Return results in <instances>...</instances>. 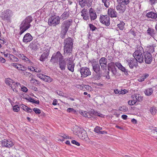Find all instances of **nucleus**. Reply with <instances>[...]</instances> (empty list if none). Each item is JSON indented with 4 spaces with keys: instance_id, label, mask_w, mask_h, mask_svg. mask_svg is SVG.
<instances>
[{
    "instance_id": "f257e3e1",
    "label": "nucleus",
    "mask_w": 157,
    "mask_h": 157,
    "mask_svg": "<svg viewBox=\"0 0 157 157\" xmlns=\"http://www.w3.org/2000/svg\"><path fill=\"white\" fill-rule=\"evenodd\" d=\"M32 21V17H28L23 21L20 25V31L19 33V34L20 35H21L25 31L29 28L31 26L30 23Z\"/></svg>"
},
{
    "instance_id": "f03ea898",
    "label": "nucleus",
    "mask_w": 157,
    "mask_h": 157,
    "mask_svg": "<svg viewBox=\"0 0 157 157\" xmlns=\"http://www.w3.org/2000/svg\"><path fill=\"white\" fill-rule=\"evenodd\" d=\"M130 0H117L118 5L116 8L119 13H123L125 11L126 5H128Z\"/></svg>"
},
{
    "instance_id": "7ed1b4c3",
    "label": "nucleus",
    "mask_w": 157,
    "mask_h": 157,
    "mask_svg": "<svg viewBox=\"0 0 157 157\" xmlns=\"http://www.w3.org/2000/svg\"><path fill=\"white\" fill-rule=\"evenodd\" d=\"M144 52L143 48L140 47L139 49L136 50L133 54L134 58L136 59L137 61L140 63H142L144 60L143 54Z\"/></svg>"
},
{
    "instance_id": "20e7f679",
    "label": "nucleus",
    "mask_w": 157,
    "mask_h": 157,
    "mask_svg": "<svg viewBox=\"0 0 157 157\" xmlns=\"http://www.w3.org/2000/svg\"><path fill=\"white\" fill-rule=\"evenodd\" d=\"M72 22V20L71 19L66 20L64 21L62 23V34L63 35H61V38H63L64 37V36L67 33L69 27L71 25Z\"/></svg>"
},
{
    "instance_id": "39448f33",
    "label": "nucleus",
    "mask_w": 157,
    "mask_h": 157,
    "mask_svg": "<svg viewBox=\"0 0 157 157\" xmlns=\"http://www.w3.org/2000/svg\"><path fill=\"white\" fill-rule=\"evenodd\" d=\"M13 15V13L11 10H6L2 12L0 17L3 20L8 21Z\"/></svg>"
},
{
    "instance_id": "423d86ee",
    "label": "nucleus",
    "mask_w": 157,
    "mask_h": 157,
    "mask_svg": "<svg viewBox=\"0 0 157 157\" xmlns=\"http://www.w3.org/2000/svg\"><path fill=\"white\" fill-rule=\"evenodd\" d=\"M63 56L61 54L60 52L58 51L56 53H54L51 59V61L53 63H56L63 58Z\"/></svg>"
},
{
    "instance_id": "0eeeda50",
    "label": "nucleus",
    "mask_w": 157,
    "mask_h": 157,
    "mask_svg": "<svg viewBox=\"0 0 157 157\" xmlns=\"http://www.w3.org/2000/svg\"><path fill=\"white\" fill-rule=\"evenodd\" d=\"M77 135L80 139L87 140L88 138L87 133L86 131L83 128H80L79 130V132L77 134Z\"/></svg>"
},
{
    "instance_id": "6e6552de",
    "label": "nucleus",
    "mask_w": 157,
    "mask_h": 157,
    "mask_svg": "<svg viewBox=\"0 0 157 157\" xmlns=\"http://www.w3.org/2000/svg\"><path fill=\"white\" fill-rule=\"evenodd\" d=\"M126 63L128 64L130 68H133L137 66L138 63L136 59L134 58H132L126 60Z\"/></svg>"
},
{
    "instance_id": "1a4fd4ad",
    "label": "nucleus",
    "mask_w": 157,
    "mask_h": 157,
    "mask_svg": "<svg viewBox=\"0 0 157 157\" xmlns=\"http://www.w3.org/2000/svg\"><path fill=\"white\" fill-rule=\"evenodd\" d=\"M100 21L101 23L106 26H108L110 24V17L107 15L101 16Z\"/></svg>"
},
{
    "instance_id": "9d476101",
    "label": "nucleus",
    "mask_w": 157,
    "mask_h": 157,
    "mask_svg": "<svg viewBox=\"0 0 157 157\" xmlns=\"http://www.w3.org/2000/svg\"><path fill=\"white\" fill-rule=\"evenodd\" d=\"M40 44L36 40L33 41L28 46V48L32 52L36 51L39 48Z\"/></svg>"
},
{
    "instance_id": "9b49d317",
    "label": "nucleus",
    "mask_w": 157,
    "mask_h": 157,
    "mask_svg": "<svg viewBox=\"0 0 157 157\" xmlns=\"http://www.w3.org/2000/svg\"><path fill=\"white\" fill-rule=\"evenodd\" d=\"M144 60L145 62L147 64L150 63L153 59V57L151 53L148 52H144Z\"/></svg>"
},
{
    "instance_id": "f8f14e48",
    "label": "nucleus",
    "mask_w": 157,
    "mask_h": 157,
    "mask_svg": "<svg viewBox=\"0 0 157 157\" xmlns=\"http://www.w3.org/2000/svg\"><path fill=\"white\" fill-rule=\"evenodd\" d=\"M80 72L81 77H86L91 74V72L89 69L86 67H81Z\"/></svg>"
},
{
    "instance_id": "ddd939ff",
    "label": "nucleus",
    "mask_w": 157,
    "mask_h": 157,
    "mask_svg": "<svg viewBox=\"0 0 157 157\" xmlns=\"http://www.w3.org/2000/svg\"><path fill=\"white\" fill-rule=\"evenodd\" d=\"M108 69L109 71L110 70L112 73V76L116 75L117 73L116 68L114 66V63L112 62L108 65Z\"/></svg>"
},
{
    "instance_id": "4468645a",
    "label": "nucleus",
    "mask_w": 157,
    "mask_h": 157,
    "mask_svg": "<svg viewBox=\"0 0 157 157\" xmlns=\"http://www.w3.org/2000/svg\"><path fill=\"white\" fill-rule=\"evenodd\" d=\"M60 19V18L58 16L52 17L50 21V23L51 25L55 26L59 24Z\"/></svg>"
},
{
    "instance_id": "2eb2a0df",
    "label": "nucleus",
    "mask_w": 157,
    "mask_h": 157,
    "mask_svg": "<svg viewBox=\"0 0 157 157\" xmlns=\"http://www.w3.org/2000/svg\"><path fill=\"white\" fill-rule=\"evenodd\" d=\"M17 56L19 58L22 59L24 62L29 64L30 65H33V63L31 61L30 59L24 54H19Z\"/></svg>"
},
{
    "instance_id": "dca6fc26",
    "label": "nucleus",
    "mask_w": 157,
    "mask_h": 157,
    "mask_svg": "<svg viewBox=\"0 0 157 157\" xmlns=\"http://www.w3.org/2000/svg\"><path fill=\"white\" fill-rule=\"evenodd\" d=\"M68 61L67 63V68L71 72L74 71V68L75 66V64L72 60H70V58H68L66 59Z\"/></svg>"
},
{
    "instance_id": "f3484780",
    "label": "nucleus",
    "mask_w": 157,
    "mask_h": 157,
    "mask_svg": "<svg viewBox=\"0 0 157 157\" xmlns=\"http://www.w3.org/2000/svg\"><path fill=\"white\" fill-rule=\"evenodd\" d=\"M89 13L91 20H94L96 19V13L95 10L92 8H90L89 9Z\"/></svg>"
},
{
    "instance_id": "a211bd4d",
    "label": "nucleus",
    "mask_w": 157,
    "mask_h": 157,
    "mask_svg": "<svg viewBox=\"0 0 157 157\" xmlns=\"http://www.w3.org/2000/svg\"><path fill=\"white\" fill-rule=\"evenodd\" d=\"M2 144V146L8 147H11L13 145V143L10 140H3Z\"/></svg>"
},
{
    "instance_id": "6ab92c4d",
    "label": "nucleus",
    "mask_w": 157,
    "mask_h": 157,
    "mask_svg": "<svg viewBox=\"0 0 157 157\" xmlns=\"http://www.w3.org/2000/svg\"><path fill=\"white\" fill-rule=\"evenodd\" d=\"M64 45L63 50L64 54H68L70 55L71 54L72 51L73 46Z\"/></svg>"
},
{
    "instance_id": "aec40b11",
    "label": "nucleus",
    "mask_w": 157,
    "mask_h": 157,
    "mask_svg": "<svg viewBox=\"0 0 157 157\" xmlns=\"http://www.w3.org/2000/svg\"><path fill=\"white\" fill-rule=\"evenodd\" d=\"M67 65L66 62L63 58L59 61L58 65L59 68L62 71L65 70Z\"/></svg>"
},
{
    "instance_id": "412c9836",
    "label": "nucleus",
    "mask_w": 157,
    "mask_h": 157,
    "mask_svg": "<svg viewBox=\"0 0 157 157\" xmlns=\"http://www.w3.org/2000/svg\"><path fill=\"white\" fill-rule=\"evenodd\" d=\"M33 39V36L29 33H27L23 37V42L26 44L31 41Z\"/></svg>"
},
{
    "instance_id": "4be33fe9",
    "label": "nucleus",
    "mask_w": 157,
    "mask_h": 157,
    "mask_svg": "<svg viewBox=\"0 0 157 157\" xmlns=\"http://www.w3.org/2000/svg\"><path fill=\"white\" fill-rule=\"evenodd\" d=\"M92 66L93 70L96 73H98L100 70V65L95 61H94L92 63Z\"/></svg>"
},
{
    "instance_id": "5701e85b",
    "label": "nucleus",
    "mask_w": 157,
    "mask_h": 157,
    "mask_svg": "<svg viewBox=\"0 0 157 157\" xmlns=\"http://www.w3.org/2000/svg\"><path fill=\"white\" fill-rule=\"evenodd\" d=\"M108 13L111 17H117V13L115 9L113 8L109 9Z\"/></svg>"
},
{
    "instance_id": "b1692460",
    "label": "nucleus",
    "mask_w": 157,
    "mask_h": 157,
    "mask_svg": "<svg viewBox=\"0 0 157 157\" xmlns=\"http://www.w3.org/2000/svg\"><path fill=\"white\" fill-rule=\"evenodd\" d=\"M69 16V10L68 9H66L64 13L61 16V19L64 20L67 19Z\"/></svg>"
},
{
    "instance_id": "393cba45",
    "label": "nucleus",
    "mask_w": 157,
    "mask_h": 157,
    "mask_svg": "<svg viewBox=\"0 0 157 157\" xmlns=\"http://www.w3.org/2000/svg\"><path fill=\"white\" fill-rule=\"evenodd\" d=\"M64 45L73 46V42L71 37H68L65 39L63 42Z\"/></svg>"
},
{
    "instance_id": "a878e982",
    "label": "nucleus",
    "mask_w": 157,
    "mask_h": 157,
    "mask_svg": "<svg viewBox=\"0 0 157 157\" xmlns=\"http://www.w3.org/2000/svg\"><path fill=\"white\" fill-rule=\"evenodd\" d=\"M146 16L148 18H151L153 19H155L157 17V14L153 12H149L147 13Z\"/></svg>"
},
{
    "instance_id": "bb28decb",
    "label": "nucleus",
    "mask_w": 157,
    "mask_h": 157,
    "mask_svg": "<svg viewBox=\"0 0 157 157\" xmlns=\"http://www.w3.org/2000/svg\"><path fill=\"white\" fill-rule=\"evenodd\" d=\"M19 85V83L18 82H12L10 86L11 87L14 92H17V88L18 87V85Z\"/></svg>"
},
{
    "instance_id": "cd10ccee",
    "label": "nucleus",
    "mask_w": 157,
    "mask_h": 157,
    "mask_svg": "<svg viewBox=\"0 0 157 157\" xmlns=\"http://www.w3.org/2000/svg\"><path fill=\"white\" fill-rule=\"evenodd\" d=\"M147 34L153 37H154V35L155 34V32L154 29L150 28H149L147 31Z\"/></svg>"
},
{
    "instance_id": "c85d7f7f",
    "label": "nucleus",
    "mask_w": 157,
    "mask_h": 157,
    "mask_svg": "<svg viewBox=\"0 0 157 157\" xmlns=\"http://www.w3.org/2000/svg\"><path fill=\"white\" fill-rule=\"evenodd\" d=\"M102 128L100 127L97 126L95 127L94 129V131L96 133L98 134H103L105 133H107V132L105 131H101Z\"/></svg>"
},
{
    "instance_id": "c756f323",
    "label": "nucleus",
    "mask_w": 157,
    "mask_h": 157,
    "mask_svg": "<svg viewBox=\"0 0 157 157\" xmlns=\"http://www.w3.org/2000/svg\"><path fill=\"white\" fill-rule=\"evenodd\" d=\"M37 76L38 77L44 81L47 82H48L49 77L48 76L40 74H37Z\"/></svg>"
},
{
    "instance_id": "7c9ffc66",
    "label": "nucleus",
    "mask_w": 157,
    "mask_h": 157,
    "mask_svg": "<svg viewBox=\"0 0 157 157\" xmlns=\"http://www.w3.org/2000/svg\"><path fill=\"white\" fill-rule=\"evenodd\" d=\"M134 100H135L136 103L137 102H140L142 100V98L140 94L134 95L132 96Z\"/></svg>"
},
{
    "instance_id": "2f4dec72",
    "label": "nucleus",
    "mask_w": 157,
    "mask_h": 157,
    "mask_svg": "<svg viewBox=\"0 0 157 157\" xmlns=\"http://www.w3.org/2000/svg\"><path fill=\"white\" fill-rule=\"evenodd\" d=\"M149 76V75L147 73H145L143 75L140 76L138 79V81L140 82H142L144 81V80L148 77Z\"/></svg>"
},
{
    "instance_id": "473e14b6",
    "label": "nucleus",
    "mask_w": 157,
    "mask_h": 157,
    "mask_svg": "<svg viewBox=\"0 0 157 157\" xmlns=\"http://www.w3.org/2000/svg\"><path fill=\"white\" fill-rule=\"evenodd\" d=\"M17 69L18 70L21 71H25L27 70V68L21 64H19L17 66Z\"/></svg>"
},
{
    "instance_id": "72a5a7b5",
    "label": "nucleus",
    "mask_w": 157,
    "mask_h": 157,
    "mask_svg": "<svg viewBox=\"0 0 157 157\" xmlns=\"http://www.w3.org/2000/svg\"><path fill=\"white\" fill-rule=\"evenodd\" d=\"M153 92V90L152 88H148L145 90L144 91L145 94L147 96H150L151 95Z\"/></svg>"
},
{
    "instance_id": "f704fd0d",
    "label": "nucleus",
    "mask_w": 157,
    "mask_h": 157,
    "mask_svg": "<svg viewBox=\"0 0 157 157\" xmlns=\"http://www.w3.org/2000/svg\"><path fill=\"white\" fill-rule=\"evenodd\" d=\"M48 54L47 53H44L42 54L40 58V60L42 61H44L47 58Z\"/></svg>"
},
{
    "instance_id": "c9c22d12",
    "label": "nucleus",
    "mask_w": 157,
    "mask_h": 157,
    "mask_svg": "<svg viewBox=\"0 0 157 157\" xmlns=\"http://www.w3.org/2000/svg\"><path fill=\"white\" fill-rule=\"evenodd\" d=\"M9 58L13 62H18L19 61L18 59L15 56L11 54L10 55Z\"/></svg>"
},
{
    "instance_id": "e433bc0d",
    "label": "nucleus",
    "mask_w": 157,
    "mask_h": 157,
    "mask_svg": "<svg viewBox=\"0 0 157 157\" xmlns=\"http://www.w3.org/2000/svg\"><path fill=\"white\" fill-rule=\"evenodd\" d=\"M26 99L29 101V102H33V103H35L36 104H38L39 103V101H35L34 99L31 98L30 97H28L26 98Z\"/></svg>"
},
{
    "instance_id": "4c0bfd02",
    "label": "nucleus",
    "mask_w": 157,
    "mask_h": 157,
    "mask_svg": "<svg viewBox=\"0 0 157 157\" xmlns=\"http://www.w3.org/2000/svg\"><path fill=\"white\" fill-rule=\"evenodd\" d=\"M156 47V45L155 44H153L152 46H150L148 49V51L150 53H153L155 52V48Z\"/></svg>"
},
{
    "instance_id": "58836bf2",
    "label": "nucleus",
    "mask_w": 157,
    "mask_h": 157,
    "mask_svg": "<svg viewBox=\"0 0 157 157\" xmlns=\"http://www.w3.org/2000/svg\"><path fill=\"white\" fill-rule=\"evenodd\" d=\"M79 4L82 7L85 6L86 3V0H78Z\"/></svg>"
},
{
    "instance_id": "ea45409f",
    "label": "nucleus",
    "mask_w": 157,
    "mask_h": 157,
    "mask_svg": "<svg viewBox=\"0 0 157 157\" xmlns=\"http://www.w3.org/2000/svg\"><path fill=\"white\" fill-rule=\"evenodd\" d=\"M79 113L85 117H88V116L89 114V113L87 112L86 111H82L80 110L79 111Z\"/></svg>"
},
{
    "instance_id": "a19ab883",
    "label": "nucleus",
    "mask_w": 157,
    "mask_h": 157,
    "mask_svg": "<svg viewBox=\"0 0 157 157\" xmlns=\"http://www.w3.org/2000/svg\"><path fill=\"white\" fill-rule=\"evenodd\" d=\"M99 62L100 64L107 63V59L105 57H102L100 59Z\"/></svg>"
},
{
    "instance_id": "79ce46f5",
    "label": "nucleus",
    "mask_w": 157,
    "mask_h": 157,
    "mask_svg": "<svg viewBox=\"0 0 157 157\" xmlns=\"http://www.w3.org/2000/svg\"><path fill=\"white\" fill-rule=\"evenodd\" d=\"M125 23L122 22H121L120 23L118 24L117 26L119 28V29L121 30H123L124 28V26Z\"/></svg>"
},
{
    "instance_id": "37998d69",
    "label": "nucleus",
    "mask_w": 157,
    "mask_h": 157,
    "mask_svg": "<svg viewBox=\"0 0 157 157\" xmlns=\"http://www.w3.org/2000/svg\"><path fill=\"white\" fill-rule=\"evenodd\" d=\"M102 1L105 7L107 8L110 5L109 0H102Z\"/></svg>"
},
{
    "instance_id": "c03bdc74",
    "label": "nucleus",
    "mask_w": 157,
    "mask_h": 157,
    "mask_svg": "<svg viewBox=\"0 0 157 157\" xmlns=\"http://www.w3.org/2000/svg\"><path fill=\"white\" fill-rule=\"evenodd\" d=\"M88 12V10L86 9L85 8H84L81 11V16H83L86 15H87V13Z\"/></svg>"
},
{
    "instance_id": "a18cd8bd",
    "label": "nucleus",
    "mask_w": 157,
    "mask_h": 157,
    "mask_svg": "<svg viewBox=\"0 0 157 157\" xmlns=\"http://www.w3.org/2000/svg\"><path fill=\"white\" fill-rule=\"evenodd\" d=\"M119 69L121 70L122 71L124 72V74L125 75H128V73L125 67H123L122 66Z\"/></svg>"
},
{
    "instance_id": "49530a36",
    "label": "nucleus",
    "mask_w": 157,
    "mask_h": 157,
    "mask_svg": "<svg viewBox=\"0 0 157 157\" xmlns=\"http://www.w3.org/2000/svg\"><path fill=\"white\" fill-rule=\"evenodd\" d=\"M100 65L102 69L105 71L106 70L107 67V63H105V64H101Z\"/></svg>"
},
{
    "instance_id": "de8ad7c7",
    "label": "nucleus",
    "mask_w": 157,
    "mask_h": 157,
    "mask_svg": "<svg viewBox=\"0 0 157 157\" xmlns=\"http://www.w3.org/2000/svg\"><path fill=\"white\" fill-rule=\"evenodd\" d=\"M122 111V109L116 110V112L114 113V115H115L117 117H119L120 116V111Z\"/></svg>"
},
{
    "instance_id": "09e8293b",
    "label": "nucleus",
    "mask_w": 157,
    "mask_h": 157,
    "mask_svg": "<svg viewBox=\"0 0 157 157\" xmlns=\"http://www.w3.org/2000/svg\"><path fill=\"white\" fill-rule=\"evenodd\" d=\"M89 25L90 29L92 31H94L97 29V28L92 24H89Z\"/></svg>"
},
{
    "instance_id": "8fccbe9b",
    "label": "nucleus",
    "mask_w": 157,
    "mask_h": 157,
    "mask_svg": "<svg viewBox=\"0 0 157 157\" xmlns=\"http://www.w3.org/2000/svg\"><path fill=\"white\" fill-rule=\"evenodd\" d=\"M5 82L6 84H8L10 86L11 84L13 82V81L10 79L7 78Z\"/></svg>"
},
{
    "instance_id": "3c124183",
    "label": "nucleus",
    "mask_w": 157,
    "mask_h": 157,
    "mask_svg": "<svg viewBox=\"0 0 157 157\" xmlns=\"http://www.w3.org/2000/svg\"><path fill=\"white\" fill-rule=\"evenodd\" d=\"M149 111L152 115H155L157 112V110L156 109H150Z\"/></svg>"
},
{
    "instance_id": "603ef678",
    "label": "nucleus",
    "mask_w": 157,
    "mask_h": 157,
    "mask_svg": "<svg viewBox=\"0 0 157 157\" xmlns=\"http://www.w3.org/2000/svg\"><path fill=\"white\" fill-rule=\"evenodd\" d=\"M23 74H24V75L26 76H28L30 77L32 76V74L29 72H23Z\"/></svg>"
},
{
    "instance_id": "864d4df0",
    "label": "nucleus",
    "mask_w": 157,
    "mask_h": 157,
    "mask_svg": "<svg viewBox=\"0 0 157 157\" xmlns=\"http://www.w3.org/2000/svg\"><path fill=\"white\" fill-rule=\"evenodd\" d=\"M56 93L57 94L60 96H62L64 97V94L62 92L60 91L59 90H57L56 91Z\"/></svg>"
},
{
    "instance_id": "5fc2aeb1",
    "label": "nucleus",
    "mask_w": 157,
    "mask_h": 157,
    "mask_svg": "<svg viewBox=\"0 0 157 157\" xmlns=\"http://www.w3.org/2000/svg\"><path fill=\"white\" fill-rule=\"evenodd\" d=\"M30 82L32 83H35L36 84H39L40 83L39 82L37 81L36 80L34 79L33 78H32L30 80Z\"/></svg>"
},
{
    "instance_id": "6e6d98bb",
    "label": "nucleus",
    "mask_w": 157,
    "mask_h": 157,
    "mask_svg": "<svg viewBox=\"0 0 157 157\" xmlns=\"http://www.w3.org/2000/svg\"><path fill=\"white\" fill-rule=\"evenodd\" d=\"M71 143L72 144H75L78 146H79L80 145V143L75 140H72Z\"/></svg>"
},
{
    "instance_id": "4d7b16f0",
    "label": "nucleus",
    "mask_w": 157,
    "mask_h": 157,
    "mask_svg": "<svg viewBox=\"0 0 157 157\" xmlns=\"http://www.w3.org/2000/svg\"><path fill=\"white\" fill-rule=\"evenodd\" d=\"M33 110L36 114H39L40 113V110L39 109H33Z\"/></svg>"
},
{
    "instance_id": "13d9d810",
    "label": "nucleus",
    "mask_w": 157,
    "mask_h": 157,
    "mask_svg": "<svg viewBox=\"0 0 157 157\" xmlns=\"http://www.w3.org/2000/svg\"><path fill=\"white\" fill-rule=\"evenodd\" d=\"M115 65L116 67H117L119 69L122 66L121 64L119 63H114V66Z\"/></svg>"
},
{
    "instance_id": "bf43d9fd",
    "label": "nucleus",
    "mask_w": 157,
    "mask_h": 157,
    "mask_svg": "<svg viewBox=\"0 0 157 157\" xmlns=\"http://www.w3.org/2000/svg\"><path fill=\"white\" fill-rule=\"evenodd\" d=\"M21 90L23 91V92H26L28 91V89L27 88L25 87V86H23L21 88Z\"/></svg>"
},
{
    "instance_id": "052dcab7",
    "label": "nucleus",
    "mask_w": 157,
    "mask_h": 157,
    "mask_svg": "<svg viewBox=\"0 0 157 157\" xmlns=\"http://www.w3.org/2000/svg\"><path fill=\"white\" fill-rule=\"evenodd\" d=\"M30 67L29 66L28 67V69L31 71H33L34 70V67H33V65H30Z\"/></svg>"
},
{
    "instance_id": "680f3d73",
    "label": "nucleus",
    "mask_w": 157,
    "mask_h": 157,
    "mask_svg": "<svg viewBox=\"0 0 157 157\" xmlns=\"http://www.w3.org/2000/svg\"><path fill=\"white\" fill-rule=\"evenodd\" d=\"M23 110L28 112L31 113L32 111V109H23Z\"/></svg>"
},
{
    "instance_id": "e2e57ef3",
    "label": "nucleus",
    "mask_w": 157,
    "mask_h": 157,
    "mask_svg": "<svg viewBox=\"0 0 157 157\" xmlns=\"http://www.w3.org/2000/svg\"><path fill=\"white\" fill-rule=\"evenodd\" d=\"M132 102H133V103H136L135 100H134L133 99L132 100L129 101L128 102V104L129 105H132Z\"/></svg>"
},
{
    "instance_id": "0e129e2a",
    "label": "nucleus",
    "mask_w": 157,
    "mask_h": 157,
    "mask_svg": "<svg viewBox=\"0 0 157 157\" xmlns=\"http://www.w3.org/2000/svg\"><path fill=\"white\" fill-rule=\"evenodd\" d=\"M150 3L151 5L154 4L157 2V0H150Z\"/></svg>"
},
{
    "instance_id": "69168bd1",
    "label": "nucleus",
    "mask_w": 157,
    "mask_h": 157,
    "mask_svg": "<svg viewBox=\"0 0 157 157\" xmlns=\"http://www.w3.org/2000/svg\"><path fill=\"white\" fill-rule=\"evenodd\" d=\"M82 17H83V19L87 21L89 19V17L88 15L83 16Z\"/></svg>"
},
{
    "instance_id": "338daca9",
    "label": "nucleus",
    "mask_w": 157,
    "mask_h": 157,
    "mask_svg": "<svg viewBox=\"0 0 157 157\" xmlns=\"http://www.w3.org/2000/svg\"><path fill=\"white\" fill-rule=\"evenodd\" d=\"M121 94H125L127 92V91L126 90L124 89V90H121Z\"/></svg>"
},
{
    "instance_id": "774afa93",
    "label": "nucleus",
    "mask_w": 157,
    "mask_h": 157,
    "mask_svg": "<svg viewBox=\"0 0 157 157\" xmlns=\"http://www.w3.org/2000/svg\"><path fill=\"white\" fill-rule=\"evenodd\" d=\"M6 60L3 58L0 57V62L2 63H4L6 62Z\"/></svg>"
}]
</instances>
